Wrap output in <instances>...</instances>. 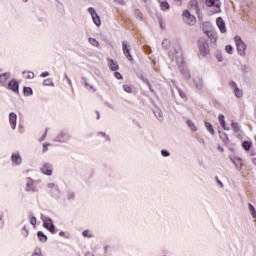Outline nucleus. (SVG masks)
Returning <instances> with one entry per match:
<instances>
[{
    "label": "nucleus",
    "mask_w": 256,
    "mask_h": 256,
    "mask_svg": "<svg viewBox=\"0 0 256 256\" xmlns=\"http://www.w3.org/2000/svg\"><path fill=\"white\" fill-rule=\"evenodd\" d=\"M182 17L187 25H195V23H197V19L195 18V16L192 15L191 12L188 10H185L183 12Z\"/></svg>",
    "instance_id": "f257e3e1"
},
{
    "label": "nucleus",
    "mask_w": 256,
    "mask_h": 256,
    "mask_svg": "<svg viewBox=\"0 0 256 256\" xmlns=\"http://www.w3.org/2000/svg\"><path fill=\"white\" fill-rule=\"evenodd\" d=\"M235 43L237 45L238 53L239 55H245V51L247 49V45L241 40V37L236 36L235 37Z\"/></svg>",
    "instance_id": "f03ea898"
},
{
    "label": "nucleus",
    "mask_w": 256,
    "mask_h": 256,
    "mask_svg": "<svg viewBox=\"0 0 256 256\" xmlns=\"http://www.w3.org/2000/svg\"><path fill=\"white\" fill-rule=\"evenodd\" d=\"M208 27H209L208 29L203 28L204 33L207 35V37H209V39L213 43H217V33L215 31H213L211 24L208 23Z\"/></svg>",
    "instance_id": "7ed1b4c3"
},
{
    "label": "nucleus",
    "mask_w": 256,
    "mask_h": 256,
    "mask_svg": "<svg viewBox=\"0 0 256 256\" xmlns=\"http://www.w3.org/2000/svg\"><path fill=\"white\" fill-rule=\"evenodd\" d=\"M88 11H89V13H90V15H91V17H92L93 23H94L97 27H99V25H101V19L99 18V15H97V12H95V9L89 8Z\"/></svg>",
    "instance_id": "20e7f679"
},
{
    "label": "nucleus",
    "mask_w": 256,
    "mask_h": 256,
    "mask_svg": "<svg viewBox=\"0 0 256 256\" xmlns=\"http://www.w3.org/2000/svg\"><path fill=\"white\" fill-rule=\"evenodd\" d=\"M122 49L128 61H133V56H131V52L129 51V46L127 45V42L122 43Z\"/></svg>",
    "instance_id": "39448f33"
},
{
    "label": "nucleus",
    "mask_w": 256,
    "mask_h": 256,
    "mask_svg": "<svg viewBox=\"0 0 256 256\" xmlns=\"http://www.w3.org/2000/svg\"><path fill=\"white\" fill-rule=\"evenodd\" d=\"M216 25L219 28V30L221 31V33L227 32V28L225 27V21H223V18H221V17L217 18Z\"/></svg>",
    "instance_id": "423d86ee"
},
{
    "label": "nucleus",
    "mask_w": 256,
    "mask_h": 256,
    "mask_svg": "<svg viewBox=\"0 0 256 256\" xmlns=\"http://www.w3.org/2000/svg\"><path fill=\"white\" fill-rule=\"evenodd\" d=\"M9 89L14 93H19V83L16 80H12L8 84Z\"/></svg>",
    "instance_id": "0eeeda50"
},
{
    "label": "nucleus",
    "mask_w": 256,
    "mask_h": 256,
    "mask_svg": "<svg viewBox=\"0 0 256 256\" xmlns=\"http://www.w3.org/2000/svg\"><path fill=\"white\" fill-rule=\"evenodd\" d=\"M43 227H45V229H48L50 233H53L55 231V226L53 225V222H51V219L45 220L43 223Z\"/></svg>",
    "instance_id": "6e6552de"
},
{
    "label": "nucleus",
    "mask_w": 256,
    "mask_h": 256,
    "mask_svg": "<svg viewBox=\"0 0 256 256\" xmlns=\"http://www.w3.org/2000/svg\"><path fill=\"white\" fill-rule=\"evenodd\" d=\"M207 7H216L219 9L221 7V1L220 0H206Z\"/></svg>",
    "instance_id": "1a4fd4ad"
},
{
    "label": "nucleus",
    "mask_w": 256,
    "mask_h": 256,
    "mask_svg": "<svg viewBox=\"0 0 256 256\" xmlns=\"http://www.w3.org/2000/svg\"><path fill=\"white\" fill-rule=\"evenodd\" d=\"M232 163H234L237 171H241V169H243V160L241 158H233Z\"/></svg>",
    "instance_id": "9d476101"
},
{
    "label": "nucleus",
    "mask_w": 256,
    "mask_h": 256,
    "mask_svg": "<svg viewBox=\"0 0 256 256\" xmlns=\"http://www.w3.org/2000/svg\"><path fill=\"white\" fill-rule=\"evenodd\" d=\"M9 121L12 125V129H15V127H17V114L11 112L9 115Z\"/></svg>",
    "instance_id": "9b49d317"
},
{
    "label": "nucleus",
    "mask_w": 256,
    "mask_h": 256,
    "mask_svg": "<svg viewBox=\"0 0 256 256\" xmlns=\"http://www.w3.org/2000/svg\"><path fill=\"white\" fill-rule=\"evenodd\" d=\"M12 161L13 163H16V165H21V155L19 154H12Z\"/></svg>",
    "instance_id": "f8f14e48"
},
{
    "label": "nucleus",
    "mask_w": 256,
    "mask_h": 256,
    "mask_svg": "<svg viewBox=\"0 0 256 256\" xmlns=\"http://www.w3.org/2000/svg\"><path fill=\"white\" fill-rule=\"evenodd\" d=\"M219 122L221 123L225 131H229V128H227V124H225V116L223 114L219 115Z\"/></svg>",
    "instance_id": "ddd939ff"
},
{
    "label": "nucleus",
    "mask_w": 256,
    "mask_h": 256,
    "mask_svg": "<svg viewBox=\"0 0 256 256\" xmlns=\"http://www.w3.org/2000/svg\"><path fill=\"white\" fill-rule=\"evenodd\" d=\"M233 87H235V96L241 99V97H243V91L239 90L236 83H233Z\"/></svg>",
    "instance_id": "4468645a"
},
{
    "label": "nucleus",
    "mask_w": 256,
    "mask_h": 256,
    "mask_svg": "<svg viewBox=\"0 0 256 256\" xmlns=\"http://www.w3.org/2000/svg\"><path fill=\"white\" fill-rule=\"evenodd\" d=\"M42 173H44V175H52L53 170H51V166L45 165V166L42 168Z\"/></svg>",
    "instance_id": "2eb2a0df"
},
{
    "label": "nucleus",
    "mask_w": 256,
    "mask_h": 256,
    "mask_svg": "<svg viewBox=\"0 0 256 256\" xmlns=\"http://www.w3.org/2000/svg\"><path fill=\"white\" fill-rule=\"evenodd\" d=\"M109 67L112 71H117L119 69V65L113 60H109Z\"/></svg>",
    "instance_id": "dca6fc26"
},
{
    "label": "nucleus",
    "mask_w": 256,
    "mask_h": 256,
    "mask_svg": "<svg viewBox=\"0 0 256 256\" xmlns=\"http://www.w3.org/2000/svg\"><path fill=\"white\" fill-rule=\"evenodd\" d=\"M38 238L40 239V241L42 243H46L47 242V236H45V234H43V232H41V231L38 232Z\"/></svg>",
    "instance_id": "f3484780"
},
{
    "label": "nucleus",
    "mask_w": 256,
    "mask_h": 256,
    "mask_svg": "<svg viewBox=\"0 0 256 256\" xmlns=\"http://www.w3.org/2000/svg\"><path fill=\"white\" fill-rule=\"evenodd\" d=\"M162 47H163L164 49H169V47H171V41H169L168 39H164V40L162 41Z\"/></svg>",
    "instance_id": "a211bd4d"
},
{
    "label": "nucleus",
    "mask_w": 256,
    "mask_h": 256,
    "mask_svg": "<svg viewBox=\"0 0 256 256\" xmlns=\"http://www.w3.org/2000/svg\"><path fill=\"white\" fill-rule=\"evenodd\" d=\"M206 129H208L209 133H211V135H215V129H213V125H211V123L206 122Z\"/></svg>",
    "instance_id": "6ab92c4d"
},
{
    "label": "nucleus",
    "mask_w": 256,
    "mask_h": 256,
    "mask_svg": "<svg viewBox=\"0 0 256 256\" xmlns=\"http://www.w3.org/2000/svg\"><path fill=\"white\" fill-rule=\"evenodd\" d=\"M24 95L29 97V95H33V90L29 87H24Z\"/></svg>",
    "instance_id": "aec40b11"
},
{
    "label": "nucleus",
    "mask_w": 256,
    "mask_h": 256,
    "mask_svg": "<svg viewBox=\"0 0 256 256\" xmlns=\"http://www.w3.org/2000/svg\"><path fill=\"white\" fill-rule=\"evenodd\" d=\"M251 142H249V141H244L243 143H242V146H243V148L245 149V151H249V149H251Z\"/></svg>",
    "instance_id": "412c9836"
},
{
    "label": "nucleus",
    "mask_w": 256,
    "mask_h": 256,
    "mask_svg": "<svg viewBox=\"0 0 256 256\" xmlns=\"http://www.w3.org/2000/svg\"><path fill=\"white\" fill-rule=\"evenodd\" d=\"M187 125H188V127H190V129H191L192 131H196V130H197V127L195 126V123H193V121L188 120V121H187Z\"/></svg>",
    "instance_id": "4be33fe9"
},
{
    "label": "nucleus",
    "mask_w": 256,
    "mask_h": 256,
    "mask_svg": "<svg viewBox=\"0 0 256 256\" xmlns=\"http://www.w3.org/2000/svg\"><path fill=\"white\" fill-rule=\"evenodd\" d=\"M249 209L251 212V215L254 219H256V210H255V206H253L252 204H249Z\"/></svg>",
    "instance_id": "5701e85b"
},
{
    "label": "nucleus",
    "mask_w": 256,
    "mask_h": 256,
    "mask_svg": "<svg viewBox=\"0 0 256 256\" xmlns=\"http://www.w3.org/2000/svg\"><path fill=\"white\" fill-rule=\"evenodd\" d=\"M8 77H9V74H1L0 75V82L5 83V81H7Z\"/></svg>",
    "instance_id": "b1692460"
},
{
    "label": "nucleus",
    "mask_w": 256,
    "mask_h": 256,
    "mask_svg": "<svg viewBox=\"0 0 256 256\" xmlns=\"http://www.w3.org/2000/svg\"><path fill=\"white\" fill-rule=\"evenodd\" d=\"M232 129L236 132L239 133L240 128H239V124L232 122Z\"/></svg>",
    "instance_id": "393cba45"
},
{
    "label": "nucleus",
    "mask_w": 256,
    "mask_h": 256,
    "mask_svg": "<svg viewBox=\"0 0 256 256\" xmlns=\"http://www.w3.org/2000/svg\"><path fill=\"white\" fill-rule=\"evenodd\" d=\"M89 43L93 45L94 47H97L99 45V42L94 38H89Z\"/></svg>",
    "instance_id": "a878e982"
},
{
    "label": "nucleus",
    "mask_w": 256,
    "mask_h": 256,
    "mask_svg": "<svg viewBox=\"0 0 256 256\" xmlns=\"http://www.w3.org/2000/svg\"><path fill=\"white\" fill-rule=\"evenodd\" d=\"M161 9H163V11H167V9H169V3L162 2L161 3Z\"/></svg>",
    "instance_id": "bb28decb"
},
{
    "label": "nucleus",
    "mask_w": 256,
    "mask_h": 256,
    "mask_svg": "<svg viewBox=\"0 0 256 256\" xmlns=\"http://www.w3.org/2000/svg\"><path fill=\"white\" fill-rule=\"evenodd\" d=\"M225 50L229 53V55L233 54V46L228 45L226 46Z\"/></svg>",
    "instance_id": "cd10ccee"
},
{
    "label": "nucleus",
    "mask_w": 256,
    "mask_h": 256,
    "mask_svg": "<svg viewBox=\"0 0 256 256\" xmlns=\"http://www.w3.org/2000/svg\"><path fill=\"white\" fill-rule=\"evenodd\" d=\"M123 89H124V91H126V93H131L133 90L131 89V87L130 86H127V85H124L123 86Z\"/></svg>",
    "instance_id": "c85d7f7f"
},
{
    "label": "nucleus",
    "mask_w": 256,
    "mask_h": 256,
    "mask_svg": "<svg viewBox=\"0 0 256 256\" xmlns=\"http://www.w3.org/2000/svg\"><path fill=\"white\" fill-rule=\"evenodd\" d=\"M35 77V74L33 72H27L26 79H33Z\"/></svg>",
    "instance_id": "c756f323"
},
{
    "label": "nucleus",
    "mask_w": 256,
    "mask_h": 256,
    "mask_svg": "<svg viewBox=\"0 0 256 256\" xmlns=\"http://www.w3.org/2000/svg\"><path fill=\"white\" fill-rule=\"evenodd\" d=\"M30 223H31V225H37V218L32 217V218L30 219Z\"/></svg>",
    "instance_id": "7c9ffc66"
},
{
    "label": "nucleus",
    "mask_w": 256,
    "mask_h": 256,
    "mask_svg": "<svg viewBox=\"0 0 256 256\" xmlns=\"http://www.w3.org/2000/svg\"><path fill=\"white\" fill-rule=\"evenodd\" d=\"M114 76L116 77V79H123V76H121V73L119 72H115Z\"/></svg>",
    "instance_id": "2f4dec72"
},
{
    "label": "nucleus",
    "mask_w": 256,
    "mask_h": 256,
    "mask_svg": "<svg viewBox=\"0 0 256 256\" xmlns=\"http://www.w3.org/2000/svg\"><path fill=\"white\" fill-rule=\"evenodd\" d=\"M162 155L164 156V157H169V152H167V151H165V150H162Z\"/></svg>",
    "instance_id": "473e14b6"
},
{
    "label": "nucleus",
    "mask_w": 256,
    "mask_h": 256,
    "mask_svg": "<svg viewBox=\"0 0 256 256\" xmlns=\"http://www.w3.org/2000/svg\"><path fill=\"white\" fill-rule=\"evenodd\" d=\"M43 83H44V85H46V86H47V85H51V80H49V79L44 80Z\"/></svg>",
    "instance_id": "72a5a7b5"
},
{
    "label": "nucleus",
    "mask_w": 256,
    "mask_h": 256,
    "mask_svg": "<svg viewBox=\"0 0 256 256\" xmlns=\"http://www.w3.org/2000/svg\"><path fill=\"white\" fill-rule=\"evenodd\" d=\"M83 235H84V237H91V235H89V231L88 230L84 231Z\"/></svg>",
    "instance_id": "f704fd0d"
},
{
    "label": "nucleus",
    "mask_w": 256,
    "mask_h": 256,
    "mask_svg": "<svg viewBox=\"0 0 256 256\" xmlns=\"http://www.w3.org/2000/svg\"><path fill=\"white\" fill-rule=\"evenodd\" d=\"M41 77H49V72H43V73L41 74Z\"/></svg>",
    "instance_id": "c9c22d12"
},
{
    "label": "nucleus",
    "mask_w": 256,
    "mask_h": 256,
    "mask_svg": "<svg viewBox=\"0 0 256 256\" xmlns=\"http://www.w3.org/2000/svg\"><path fill=\"white\" fill-rule=\"evenodd\" d=\"M0 227H3V216H0Z\"/></svg>",
    "instance_id": "e433bc0d"
},
{
    "label": "nucleus",
    "mask_w": 256,
    "mask_h": 256,
    "mask_svg": "<svg viewBox=\"0 0 256 256\" xmlns=\"http://www.w3.org/2000/svg\"><path fill=\"white\" fill-rule=\"evenodd\" d=\"M138 19H143V14L141 12H138Z\"/></svg>",
    "instance_id": "4c0bfd02"
},
{
    "label": "nucleus",
    "mask_w": 256,
    "mask_h": 256,
    "mask_svg": "<svg viewBox=\"0 0 256 256\" xmlns=\"http://www.w3.org/2000/svg\"><path fill=\"white\" fill-rule=\"evenodd\" d=\"M200 51H207V46L204 45V48L200 47Z\"/></svg>",
    "instance_id": "58836bf2"
},
{
    "label": "nucleus",
    "mask_w": 256,
    "mask_h": 256,
    "mask_svg": "<svg viewBox=\"0 0 256 256\" xmlns=\"http://www.w3.org/2000/svg\"><path fill=\"white\" fill-rule=\"evenodd\" d=\"M217 179V183H219V185H221V187H223V182H221V180H219V178H216Z\"/></svg>",
    "instance_id": "ea45409f"
},
{
    "label": "nucleus",
    "mask_w": 256,
    "mask_h": 256,
    "mask_svg": "<svg viewBox=\"0 0 256 256\" xmlns=\"http://www.w3.org/2000/svg\"><path fill=\"white\" fill-rule=\"evenodd\" d=\"M43 151H47V145H43Z\"/></svg>",
    "instance_id": "a19ab883"
},
{
    "label": "nucleus",
    "mask_w": 256,
    "mask_h": 256,
    "mask_svg": "<svg viewBox=\"0 0 256 256\" xmlns=\"http://www.w3.org/2000/svg\"><path fill=\"white\" fill-rule=\"evenodd\" d=\"M252 163H253V165H256V158L252 159Z\"/></svg>",
    "instance_id": "79ce46f5"
},
{
    "label": "nucleus",
    "mask_w": 256,
    "mask_h": 256,
    "mask_svg": "<svg viewBox=\"0 0 256 256\" xmlns=\"http://www.w3.org/2000/svg\"><path fill=\"white\" fill-rule=\"evenodd\" d=\"M197 88H198V89H201V88H202V86H201V85H200V86H199V85H197Z\"/></svg>",
    "instance_id": "37998d69"
},
{
    "label": "nucleus",
    "mask_w": 256,
    "mask_h": 256,
    "mask_svg": "<svg viewBox=\"0 0 256 256\" xmlns=\"http://www.w3.org/2000/svg\"><path fill=\"white\" fill-rule=\"evenodd\" d=\"M49 187H53V184H49Z\"/></svg>",
    "instance_id": "c03bdc74"
},
{
    "label": "nucleus",
    "mask_w": 256,
    "mask_h": 256,
    "mask_svg": "<svg viewBox=\"0 0 256 256\" xmlns=\"http://www.w3.org/2000/svg\"><path fill=\"white\" fill-rule=\"evenodd\" d=\"M25 1V3H27V0H24Z\"/></svg>",
    "instance_id": "a18cd8bd"
},
{
    "label": "nucleus",
    "mask_w": 256,
    "mask_h": 256,
    "mask_svg": "<svg viewBox=\"0 0 256 256\" xmlns=\"http://www.w3.org/2000/svg\"><path fill=\"white\" fill-rule=\"evenodd\" d=\"M143 1H147V0H143Z\"/></svg>",
    "instance_id": "49530a36"
}]
</instances>
